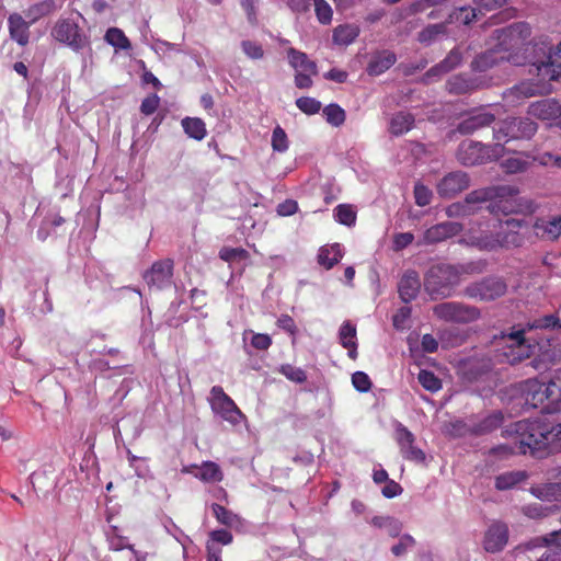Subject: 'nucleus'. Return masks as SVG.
Here are the masks:
<instances>
[{
  "instance_id": "obj_53",
  "label": "nucleus",
  "mask_w": 561,
  "mask_h": 561,
  "mask_svg": "<svg viewBox=\"0 0 561 561\" xmlns=\"http://www.w3.org/2000/svg\"><path fill=\"white\" fill-rule=\"evenodd\" d=\"M433 197L432 191L423 183L417 182L414 185V198L417 206L424 207L431 204Z\"/></svg>"
},
{
  "instance_id": "obj_41",
  "label": "nucleus",
  "mask_w": 561,
  "mask_h": 561,
  "mask_svg": "<svg viewBox=\"0 0 561 561\" xmlns=\"http://www.w3.org/2000/svg\"><path fill=\"white\" fill-rule=\"evenodd\" d=\"M370 523L377 528H385L387 534L392 538L398 537L402 529L401 523L389 516H375L371 518Z\"/></svg>"
},
{
  "instance_id": "obj_12",
  "label": "nucleus",
  "mask_w": 561,
  "mask_h": 561,
  "mask_svg": "<svg viewBox=\"0 0 561 561\" xmlns=\"http://www.w3.org/2000/svg\"><path fill=\"white\" fill-rule=\"evenodd\" d=\"M209 404L214 413L232 425H237L245 419V415L220 386H214L210 389Z\"/></svg>"
},
{
  "instance_id": "obj_55",
  "label": "nucleus",
  "mask_w": 561,
  "mask_h": 561,
  "mask_svg": "<svg viewBox=\"0 0 561 561\" xmlns=\"http://www.w3.org/2000/svg\"><path fill=\"white\" fill-rule=\"evenodd\" d=\"M477 8L461 7L456 9L450 16L457 22L469 25L477 19Z\"/></svg>"
},
{
  "instance_id": "obj_38",
  "label": "nucleus",
  "mask_w": 561,
  "mask_h": 561,
  "mask_svg": "<svg viewBox=\"0 0 561 561\" xmlns=\"http://www.w3.org/2000/svg\"><path fill=\"white\" fill-rule=\"evenodd\" d=\"M540 541L539 547H546L545 552L538 558L537 561H561V546H559L550 534L547 537L537 539Z\"/></svg>"
},
{
  "instance_id": "obj_37",
  "label": "nucleus",
  "mask_w": 561,
  "mask_h": 561,
  "mask_svg": "<svg viewBox=\"0 0 561 561\" xmlns=\"http://www.w3.org/2000/svg\"><path fill=\"white\" fill-rule=\"evenodd\" d=\"M196 478L207 483L220 482L224 479V473L216 462L208 460L199 466V473L196 474Z\"/></svg>"
},
{
  "instance_id": "obj_20",
  "label": "nucleus",
  "mask_w": 561,
  "mask_h": 561,
  "mask_svg": "<svg viewBox=\"0 0 561 561\" xmlns=\"http://www.w3.org/2000/svg\"><path fill=\"white\" fill-rule=\"evenodd\" d=\"M508 529L505 524L496 523L489 527L484 537V549L488 552H499L507 543Z\"/></svg>"
},
{
  "instance_id": "obj_17",
  "label": "nucleus",
  "mask_w": 561,
  "mask_h": 561,
  "mask_svg": "<svg viewBox=\"0 0 561 561\" xmlns=\"http://www.w3.org/2000/svg\"><path fill=\"white\" fill-rule=\"evenodd\" d=\"M495 122V115L482 108L471 112L457 126V131L461 135H471L484 127L491 126Z\"/></svg>"
},
{
  "instance_id": "obj_1",
  "label": "nucleus",
  "mask_w": 561,
  "mask_h": 561,
  "mask_svg": "<svg viewBox=\"0 0 561 561\" xmlns=\"http://www.w3.org/2000/svg\"><path fill=\"white\" fill-rule=\"evenodd\" d=\"M507 434L512 444L499 445L490 450L491 455L507 457L514 454H530L543 458L550 454L547 438V424L540 420H520L511 425Z\"/></svg>"
},
{
  "instance_id": "obj_35",
  "label": "nucleus",
  "mask_w": 561,
  "mask_h": 561,
  "mask_svg": "<svg viewBox=\"0 0 561 561\" xmlns=\"http://www.w3.org/2000/svg\"><path fill=\"white\" fill-rule=\"evenodd\" d=\"M531 493L542 501H561V482H550L533 486Z\"/></svg>"
},
{
  "instance_id": "obj_32",
  "label": "nucleus",
  "mask_w": 561,
  "mask_h": 561,
  "mask_svg": "<svg viewBox=\"0 0 561 561\" xmlns=\"http://www.w3.org/2000/svg\"><path fill=\"white\" fill-rule=\"evenodd\" d=\"M445 87L448 93L455 95L467 94L477 89L476 81L463 75L451 76Z\"/></svg>"
},
{
  "instance_id": "obj_45",
  "label": "nucleus",
  "mask_w": 561,
  "mask_h": 561,
  "mask_svg": "<svg viewBox=\"0 0 561 561\" xmlns=\"http://www.w3.org/2000/svg\"><path fill=\"white\" fill-rule=\"evenodd\" d=\"M325 121L334 126L340 127L346 119L345 111L336 103H331L323 108Z\"/></svg>"
},
{
  "instance_id": "obj_47",
  "label": "nucleus",
  "mask_w": 561,
  "mask_h": 561,
  "mask_svg": "<svg viewBox=\"0 0 561 561\" xmlns=\"http://www.w3.org/2000/svg\"><path fill=\"white\" fill-rule=\"evenodd\" d=\"M478 210H479V207H473L471 205H468L466 199H463L461 202H456V203L450 204L446 208V215L450 218L468 217V216L476 214Z\"/></svg>"
},
{
  "instance_id": "obj_61",
  "label": "nucleus",
  "mask_w": 561,
  "mask_h": 561,
  "mask_svg": "<svg viewBox=\"0 0 561 561\" xmlns=\"http://www.w3.org/2000/svg\"><path fill=\"white\" fill-rule=\"evenodd\" d=\"M414 545H415L414 538L412 536L405 534L400 538V541L391 548V552L396 557H401L402 554H404L407 552V549L409 547H413Z\"/></svg>"
},
{
  "instance_id": "obj_4",
  "label": "nucleus",
  "mask_w": 561,
  "mask_h": 561,
  "mask_svg": "<svg viewBox=\"0 0 561 561\" xmlns=\"http://www.w3.org/2000/svg\"><path fill=\"white\" fill-rule=\"evenodd\" d=\"M553 328H561L560 319L554 314H547L528 322L525 328L507 334V341L511 342L510 347L513 355L512 358H508L510 363L514 364L524 358H529L535 353L538 344H530V339L525 337L526 331Z\"/></svg>"
},
{
  "instance_id": "obj_54",
  "label": "nucleus",
  "mask_w": 561,
  "mask_h": 561,
  "mask_svg": "<svg viewBox=\"0 0 561 561\" xmlns=\"http://www.w3.org/2000/svg\"><path fill=\"white\" fill-rule=\"evenodd\" d=\"M272 148L278 152H285L288 149V138L280 126H276L273 130Z\"/></svg>"
},
{
  "instance_id": "obj_19",
  "label": "nucleus",
  "mask_w": 561,
  "mask_h": 561,
  "mask_svg": "<svg viewBox=\"0 0 561 561\" xmlns=\"http://www.w3.org/2000/svg\"><path fill=\"white\" fill-rule=\"evenodd\" d=\"M489 192L491 201L497 199V202L490 206L491 213L501 211L504 215H507L514 211L513 207L507 205V197L514 196L518 193L516 187L511 185H495L489 186Z\"/></svg>"
},
{
  "instance_id": "obj_40",
  "label": "nucleus",
  "mask_w": 561,
  "mask_h": 561,
  "mask_svg": "<svg viewBox=\"0 0 561 561\" xmlns=\"http://www.w3.org/2000/svg\"><path fill=\"white\" fill-rule=\"evenodd\" d=\"M184 131L196 140H202L206 136L205 123L197 117H186L182 121Z\"/></svg>"
},
{
  "instance_id": "obj_9",
  "label": "nucleus",
  "mask_w": 561,
  "mask_h": 561,
  "mask_svg": "<svg viewBox=\"0 0 561 561\" xmlns=\"http://www.w3.org/2000/svg\"><path fill=\"white\" fill-rule=\"evenodd\" d=\"M531 35V27L526 22H515L506 27L493 32L492 38L496 42L494 47L501 55H507L526 44Z\"/></svg>"
},
{
  "instance_id": "obj_22",
  "label": "nucleus",
  "mask_w": 561,
  "mask_h": 561,
  "mask_svg": "<svg viewBox=\"0 0 561 561\" xmlns=\"http://www.w3.org/2000/svg\"><path fill=\"white\" fill-rule=\"evenodd\" d=\"M421 288V280L417 272L407 271L399 282L398 291L402 301L411 302L417 297Z\"/></svg>"
},
{
  "instance_id": "obj_13",
  "label": "nucleus",
  "mask_w": 561,
  "mask_h": 561,
  "mask_svg": "<svg viewBox=\"0 0 561 561\" xmlns=\"http://www.w3.org/2000/svg\"><path fill=\"white\" fill-rule=\"evenodd\" d=\"M174 262L172 259H163L152 263L145 271L142 278L150 290H162L172 284Z\"/></svg>"
},
{
  "instance_id": "obj_29",
  "label": "nucleus",
  "mask_w": 561,
  "mask_h": 561,
  "mask_svg": "<svg viewBox=\"0 0 561 561\" xmlns=\"http://www.w3.org/2000/svg\"><path fill=\"white\" fill-rule=\"evenodd\" d=\"M64 0H61L58 4L55 0H43L31 5L27 10L24 11L25 18L28 19L30 23H35L39 19L47 16L55 12L57 9L62 7Z\"/></svg>"
},
{
  "instance_id": "obj_34",
  "label": "nucleus",
  "mask_w": 561,
  "mask_h": 561,
  "mask_svg": "<svg viewBox=\"0 0 561 561\" xmlns=\"http://www.w3.org/2000/svg\"><path fill=\"white\" fill-rule=\"evenodd\" d=\"M414 116L408 112H399L390 121L389 131L394 136H401L412 129Z\"/></svg>"
},
{
  "instance_id": "obj_46",
  "label": "nucleus",
  "mask_w": 561,
  "mask_h": 561,
  "mask_svg": "<svg viewBox=\"0 0 561 561\" xmlns=\"http://www.w3.org/2000/svg\"><path fill=\"white\" fill-rule=\"evenodd\" d=\"M317 21L322 25H329L333 20V10L327 0H313Z\"/></svg>"
},
{
  "instance_id": "obj_52",
  "label": "nucleus",
  "mask_w": 561,
  "mask_h": 561,
  "mask_svg": "<svg viewBox=\"0 0 561 561\" xmlns=\"http://www.w3.org/2000/svg\"><path fill=\"white\" fill-rule=\"evenodd\" d=\"M279 371L290 381L302 383L307 380L306 371L290 364L283 365Z\"/></svg>"
},
{
  "instance_id": "obj_63",
  "label": "nucleus",
  "mask_w": 561,
  "mask_h": 561,
  "mask_svg": "<svg viewBox=\"0 0 561 561\" xmlns=\"http://www.w3.org/2000/svg\"><path fill=\"white\" fill-rule=\"evenodd\" d=\"M411 316V308L405 306L401 307L392 317L393 327L397 330H402L405 328V322Z\"/></svg>"
},
{
  "instance_id": "obj_33",
  "label": "nucleus",
  "mask_w": 561,
  "mask_h": 561,
  "mask_svg": "<svg viewBox=\"0 0 561 561\" xmlns=\"http://www.w3.org/2000/svg\"><path fill=\"white\" fill-rule=\"evenodd\" d=\"M359 35V27L354 24L337 25L333 30V43L340 46L352 44Z\"/></svg>"
},
{
  "instance_id": "obj_7",
  "label": "nucleus",
  "mask_w": 561,
  "mask_h": 561,
  "mask_svg": "<svg viewBox=\"0 0 561 561\" xmlns=\"http://www.w3.org/2000/svg\"><path fill=\"white\" fill-rule=\"evenodd\" d=\"M537 130V123L529 117H507L493 128V138L503 145L514 139H530Z\"/></svg>"
},
{
  "instance_id": "obj_25",
  "label": "nucleus",
  "mask_w": 561,
  "mask_h": 561,
  "mask_svg": "<svg viewBox=\"0 0 561 561\" xmlns=\"http://www.w3.org/2000/svg\"><path fill=\"white\" fill-rule=\"evenodd\" d=\"M397 61V56L388 49L377 51L373 55L367 65V73L369 76H379L391 68Z\"/></svg>"
},
{
  "instance_id": "obj_64",
  "label": "nucleus",
  "mask_w": 561,
  "mask_h": 561,
  "mask_svg": "<svg viewBox=\"0 0 561 561\" xmlns=\"http://www.w3.org/2000/svg\"><path fill=\"white\" fill-rule=\"evenodd\" d=\"M251 345L257 351H266L272 345V339L265 333H254L251 339Z\"/></svg>"
},
{
  "instance_id": "obj_39",
  "label": "nucleus",
  "mask_w": 561,
  "mask_h": 561,
  "mask_svg": "<svg viewBox=\"0 0 561 561\" xmlns=\"http://www.w3.org/2000/svg\"><path fill=\"white\" fill-rule=\"evenodd\" d=\"M526 478L527 473L525 471L504 472L495 478V488L497 490H508L526 480Z\"/></svg>"
},
{
  "instance_id": "obj_3",
  "label": "nucleus",
  "mask_w": 561,
  "mask_h": 561,
  "mask_svg": "<svg viewBox=\"0 0 561 561\" xmlns=\"http://www.w3.org/2000/svg\"><path fill=\"white\" fill-rule=\"evenodd\" d=\"M526 226L524 219L510 218L500 220L490 236H482L478 239V245L482 250L493 251L499 248L511 249L522 247L524 236L520 233L522 228Z\"/></svg>"
},
{
  "instance_id": "obj_43",
  "label": "nucleus",
  "mask_w": 561,
  "mask_h": 561,
  "mask_svg": "<svg viewBox=\"0 0 561 561\" xmlns=\"http://www.w3.org/2000/svg\"><path fill=\"white\" fill-rule=\"evenodd\" d=\"M334 217L341 225L352 227L356 222V211L350 204H340L334 208Z\"/></svg>"
},
{
  "instance_id": "obj_60",
  "label": "nucleus",
  "mask_w": 561,
  "mask_h": 561,
  "mask_svg": "<svg viewBox=\"0 0 561 561\" xmlns=\"http://www.w3.org/2000/svg\"><path fill=\"white\" fill-rule=\"evenodd\" d=\"M209 543L214 546V542L221 545H230L233 540V536L230 531L226 529H216L209 533Z\"/></svg>"
},
{
  "instance_id": "obj_59",
  "label": "nucleus",
  "mask_w": 561,
  "mask_h": 561,
  "mask_svg": "<svg viewBox=\"0 0 561 561\" xmlns=\"http://www.w3.org/2000/svg\"><path fill=\"white\" fill-rule=\"evenodd\" d=\"M352 383L356 390L367 392L371 388V381L368 375L364 371H356L352 376Z\"/></svg>"
},
{
  "instance_id": "obj_62",
  "label": "nucleus",
  "mask_w": 561,
  "mask_h": 561,
  "mask_svg": "<svg viewBox=\"0 0 561 561\" xmlns=\"http://www.w3.org/2000/svg\"><path fill=\"white\" fill-rule=\"evenodd\" d=\"M159 103L160 98L157 94H151L142 100L140 111L145 115H151L159 107Z\"/></svg>"
},
{
  "instance_id": "obj_48",
  "label": "nucleus",
  "mask_w": 561,
  "mask_h": 561,
  "mask_svg": "<svg viewBox=\"0 0 561 561\" xmlns=\"http://www.w3.org/2000/svg\"><path fill=\"white\" fill-rule=\"evenodd\" d=\"M211 511L217 522L227 527L233 526L239 520V517L234 513L218 503L211 505Z\"/></svg>"
},
{
  "instance_id": "obj_58",
  "label": "nucleus",
  "mask_w": 561,
  "mask_h": 561,
  "mask_svg": "<svg viewBox=\"0 0 561 561\" xmlns=\"http://www.w3.org/2000/svg\"><path fill=\"white\" fill-rule=\"evenodd\" d=\"M241 48L243 53L251 59H261L264 56V50L261 44L253 41H242Z\"/></svg>"
},
{
  "instance_id": "obj_51",
  "label": "nucleus",
  "mask_w": 561,
  "mask_h": 561,
  "mask_svg": "<svg viewBox=\"0 0 561 561\" xmlns=\"http://www.w3.org/2000/svg\"><path fill=\"white\" fill-rule=\"evenodd\" d=\"M296 106L307 115H314L321 110V102L310 96H301L296 100Z\"/></svg>"
},
{
  "instance_id": "obj_8",
  "label": "nucleus",
  "mask_w": 561,
  "mask_h": 561,
  "mask_svg": "<svg viewBox=\"0 0 561 561\" xmlns=\"http://www.w3.org/2000/svg\"><path fill=\"white\" fill-rule=\"evenodd\" d=\"M51 37L75 51L90 47L89 36L83 28L70 18H59L50 31Z\"/></svg>"
},
{
  "instance_id": "obj_14",
  "label": "nucleus",
  "mask_w": 561,
  "mask_h": 561,
  "mask_svg": "<svg viewBox=\"0 0 561 561\" xmlns=\"http://www.w3.org/2000/svg\"><path fill=\"white\" fill-rule=\"evenodd\" d=\"M394 439L400 448V453L405 460L424 463L426 459L425 453L415 446L414 434L402 423H398L394 431Z\"/></svg>"
},
{
  "instance_id": "obj_16",
  "label": "nucleus",
  "mask_w": 561,
  "mask_h": 561,
  "mask_svg": "<svg viewBox=\"0 0 561 561\" xmlns=\"http://www.w3.org/2000/svg\"><path fill=\"white\" fill-rule=\"evenodd\" d=\"M527 114L540 121L552 122L561 128V103L556 99H543L529 104Z\"/></svg>"
},
{
  "instance_id": "obj_42",
  "label": "nucleus",
  "mask_w": 561,
  "mask_h": 561,
  "mask_svg": "<svg viewBox=\"0 0 561 561\" xmlns=\"http://www.w3.org/2000/svg\"><path fill=\"white\" fill-rule=\"evenodd\" d=\"M446 24H430L417 34V41L424 45H431L438 36L446 34Z\"/></svg>"
},
{
  "instance_id": "obj_21",
  "label": "nucleus",
  "mask_w": 561,
  "mask_h": 561,
  "mask_svg": "<svg viewBox=\"0 0 561 561\" xmlns=\"http://www.w3.org/2000/svg\"><path fill=\"white\" fill-rule=\"evenodd\" d=\"M32 23L26 21L21 14L12 13L8 18V28L11 39L20 46H26L30 42V26Z\"/></svg>"
},
{
  "instance_id": "obj_27",
  "label": "nucleus",
  "mask_w": 561,
  "mask_h": 561,
  "mask_svg": "<svg viewBox=\"0 0 561 561\" xmlns=\"http://www.w3.org/2000/svg\"><path fill=\"white\" fill-rule=\"evenodd\" d=\"M531 154L518 152L515 156L507 157L501 162V169L506 174H517L526 172L531 165Z\"/></svg>"
},
{
  "instance_id": "obj_2",
  "label": "nucleus",
  "mask_w": 561,
  "mask_h": 561,
  "mask_svg": "<svg viewBox=\"0 0 561 561\" xmlns=\"http://www.w3.org/2000/svg\"><path fill=\"white\" fill-rule=\"evenodd\" d=\"M485 263L470 262L461 265L436 264L433 265L424 277V289L433 298L445 297L454 285L459 282L462 274L481 273Z\"/></svg>"
},
{
  "instance_id": "obj_31",
  "label": "nucleus",
  "mask_w": 561,
  "mask_h": 561,
  "mask_svg": "<svg viewBox=\"0 0 561 561\" xmlns=\"http://www.w3.org/2000/svg\"><path fill=\"white\" fill-rule=\"evenodd\" d=\"M288 61L296 70L310 72V75H318V66L314 61L310 60L306 53L290 47L287 50Z\"/></svg>"
},
{
  "instance_id": "obj_11",
  "label": "nucleus",
  "mask_w": 561,
  "mask_h": 561,
  "mask_svg": "<svg viewBox=\"0 0 561 561\" xmlns=\"http://www.w3.org/2000/svg\"><path fill=\"white\" fill-rule=\"evenodd\" d=\"M433 313L445 322L470 323L481 316L480 309L476 306L460 301L442 302L433 308Z\"/></svg>"
},
{
  "instance_id": "obj_23",
  "label": "nucleus",
  "mask_w": 561,
  "mask_h": 561,
  "mask_svg": "<svg viewBox=\"0 0 561 561\" xmlns=\"http://www.w3.org/2000/svg\"><path fill=\"white\" fill-rule=\"evenodd\" d=\"M461 61L462 51L460 50V47L457 46L453 48L440 62L430 68L424 77H440L442 75L448 73L455 68H457L461 64Z\"/></svg>"
},
{
  "instance_id": "obj_24",
  "label": "nucleus",
  "mask_w": 561,
  "mask_h": 561,
  "mask_svg": "<svg viewBox=\"0 0 561 561\" xmlns=\"http://www.w3.org/2000/svg\"><path fill=\"white\" fill-rule=\"evenodd\" d=\"M510 57V55H501V53L494 47V45H492L491 48L479 54L472 60L470 67L473 71L483 72L491 69L500 61L508 60Z\"/></svg>"
},
{
  "instance_id": "obj_6",
  "label": "nucleus",
  "mask_w": 561,
  "mask_h": 561,
  "mask_svg": "<svg viewBox=\"0 0 561 561\" xmlns=\"http://www.w3.org/2000/svg\"><path fill=\"white\" fill-rule=\"evenodd\" d=\"M504 152V145H484L480 141L463 140L457 149L458 161L466 167L483 164L500 158Z\"/></svg>"
},
{
  "instance_id": "obj_49",
  "label": "nucleus",
  "mask_w": 561,
  "mask_h": 561,
  "mask_svg": "<svg viewBox=\"0 0 561 561\" xmlns=\"http://www.w3.org/2000/svg\"><path fill=\"white\" fill-rule=\"evenodd\" d=\"M421 386L431 392H436L442 388L440 379L433 373L426 369H421L417 376Z\"/></svg>"
},
{
  "instance_id": "obj_36",
  "label": "nucleus",
  "mask_w": 561,
  "mask_h": 561,
  "mask_svg": "<svg viewBox=\"0 0 561 561\" xmlns=\"http://www.w3.org/2000/svg\"><path fill=\"white\" fill-rule=\"evenodd\" d=\"M340 341L343 347L348 350V355L352 358H355L357 355L356 352V328L350 322H345L340 328Z\"/></svg>"
},
{
  "instance_id": "obj_56",
  "label": "nucleus",
  "mask_w": 561,
  "mask_h": 561,
  "mask_svg": "<svg viewBox=\"0 0 561 561\" xmlns=\"http://www.w3.org/2000/svg\"><path fill=\"white\" fill-rule=\"evenodd\" d=\"M547 432L548 434L546 436L548 438V447L550 453L561 448V423L554 426H549L547 424Z\"/></svg>"
},
{
  "instance_id": "obj_28",
  "label": "nucleus",
  "mask_w": 561,
  "mask_h": 561,
  "mask_svg": "<svg viewBox=\"0 0 561 561\" xmlns=\"http://www.w3.org/2000/svg\"><path fill=\"white\" fill-rule=\"evenodd\" d=\"M343 257V250L340 243L325 244L318 251V263L325 270L333 268Z\"/></svg>"
},
{
  "instance_id": "obj_50",
  "label": "nucleus",
  "mask_w": 561,
  "mask_h": 561,
  "mask_svg": "<svg viewBox=\"0 0 561 561\" xmlns=\"http://www.w3.org/2000/svg\"><path fill=\"white\" fill-rule=\"evenodd\" d=\"M219 257L228 263L244 261L250 257V253L243 248L222 247L219 251Z\"/></svg>"
},
{
  "instance_id": "obj_57",
  "label": "nucleus",
  "mask_w": 561,
  "mask_h": 561,
  "mask_svg": "<svg viewBox=\"0 0 561 561\" xmlns=\"http://www.w3.org/2000/svg\"><path fill=\"white\" fill-rule=\"evenodd\" d=\"M489 193V187L473 190L469 194H467L465 199L468 203V205L479 207V204L491 201Z\"/></svg>"
},
{
  "instance_id": "obj_30",
  "label": "nucleus",
  "mask_w": 561,
  "mask_h": 561,
  "mask_svg": "<svg viewBox=\"0 0 561 561\" xmlns=\"http://www.w3.org/2000/svg\"><path fill=\"white\" fill-rule=\"evenodd\" d=\"M538 83L533 81H522L504 92V99L511 102L528 99L539 93Z\"/></svg>"
},
{
  "instance_id": "obj_18",
  "label": "nucleus",
  "mask_w": 561,
  "mask_h": 561,
  "mask_svg": "<svg viewBox=\"0 0 561 561\" xmlns=\"http://www.w3.org/2000/svg\"><path fill=\"white\" fill-rule=\"evenodd\" d=\"M463 229L460 222L456 221H444L434 225L426 229L423 236V241L426 244H434L443 242L451 237L457 236Z\"/></svg>"
},
{
  "instance_id": "obj_10",
  "label": "nucleus",
  "mask_w": 561,
  "mask_h": 561,
  "mask_svg": "<svg viewBox=\"0 0 561 561\" xmlns=\"http://www.w3.org/2000/svg\"><path fill=\"white\" fill-rule=\"evenodd\" d=\"M507 291V284L500 276H486L480 280L470 283L463 289L467 298L478 301H493L504 296Z\"/></svg>"
},
{
  "instance_id": "obj_5",
  "label": "nucleus",
  "mask_w": 561,
  "mask_h": 561,
  "mask_svg": "<svg viewBox=\"0 0 561 561\" xmlns=\"http://www.w3.org/2000/svg\"><path fill=\"white\" fill-rule=\"evenodd\" d=\"M530 72L536 73L541 81L561 79V42L556 47L547 41L536 44Z\"/></svg>"
},
{
  "instance_id": "obj_26",
  "label": "nucleus",
  "mask_w": 561,
  "mask_h": 561,
  "mask_svg": "<svg viewBox=\"0 0 561 561\" xmlns=\"http://www.w3.org/2000/svg\"><path fill=\"white\" fill-rule=\"evenodd\" d=\"M534 229L537 237L556 240L561 234V216L551 219L538 218Z\"/></svg>"
},
{
  "instance_id": "obj_15",
  "label": "nucleus",
  "mask_w": 561,
  "mask_h": 561,
  "mask_svg": "<svg viewBox=\"0 0 561 561\" xmlns=\"http://www.w3.org/2000/svg\"><path fill=\"white\" fill-rule=\"evenodd\" d=\"M471 184V179L463 171H453L445 174L436 185L437 194L442 198H454Z\"/></svg>"
},
{
  "instance_id": "obj_44",
  "label": "nucleus",
  "mask_w": 561,
  "mask_h": 561,
  "mask_svg": "<svg viewBox=\"0 0 561 561\" xmlns=\"http://www.w3.org/2000/svg\"><path fill=\"white\" fill-rule=\"evenodd\" d=\"M105 41L119 49H129L131 47L130 41L125 33L117 27H110L104 36Z\"/></svg>"
}]
</instances>
